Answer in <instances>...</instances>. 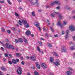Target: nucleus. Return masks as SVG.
Here are the masks:
<instances>
[{"label": "nucleus", "instance_id": "1", "mask_svg": "<svg viewBox=\"0 0 75 75\" xmlns=\"http://www.w3.org/2000/svg\"><path fill=\"white\" fill-rule=\"evenodd\" d=\"M3 45L5 48H8V49H10L11 48L13 50H14V48L13 45H10L8 43H6L5 44H3Z\"/></svg>", "mask_w": 75, "mask_h": 75}, {"label": "nucleus", "instance_id": "2", "mask_svg": "<svg viewBox=\"0 0 75 75\" xmlns=\"http://www.w3.org/2000/svg\"><path fill=\"white\" fill-rule=\"evenodd\" d=\"M22 22L24 25V27L26 28H28L30 27L29 24L27 23V21H23Z\"/></svg>", "mask_w": 75, "mask_h": 75}, {"label": "nucleus", "instance_id": "3", "mask_svg": "<svg viewBox=\"0 0 75 75\" xmlns=\"http://www.w3.org/2000/svg\"><path fill=\"white\" fill-rule=\"evenodd\" d=\"M68 69L69 71H68L67 72L66 74H67V75H69L72 74V71L73 69L72 68L70 67H69L68 68Z\"/></svg>", "mask_w": 75, "mask_h": 75}, {"label": "nucleus", "instance_id": "4", "mask_svg": "<svg viewBox=\"0 0 75 75\" xmlns=\"http://www.w3.org/2000/svg\"><path fill=\"white\" fill-rule=\"evenodd\" d=\"M69 28L70 30L72 32L74 31L75 30V27L73 25H71L69 27Z\"/></svg>", "mask_w": 75, "mask_h": 75}, {"label": "nucleus", "instance_id": "5", "mask_svg": "<svg viewBox=\"0 0 75 75\" xmlns=\"http://www.w3.org/2000/svg\"><path fill=\"white\" fill-rule=\"evenodd\" d=\"M41 67L43 69H45L47 68V66L45 63H42L41 64Z\"/></svg>", "mask_w": 75, "mask_h": 75}, {"label": "nucleus", "instance_id": "6", "mask_svg": "<svg viewBox=\"0 0 75 75\" xmlns=\"http://www.w3.org/2000/svg\"><path fill=\"white\" fill-rule=\"evenodd\" d=\"M31 59L33 61H35L36 60V57L34 56H32L30 57Z\"/></svg>", "mask_w": 75, "mask_h": 75}, {"label": "nucleus", "instance_id": "7", "mask_svg": "<svg viewBox=\"0 0 75 75\" xmlns=\"http://www.w3.org/2000/svg\"><path fill=\"white\" fill-rule=\"evenodd\" d=\"M58 4V1H55L54 2H52L51 3V6H53L55 4Z\"/></svg>", "mask_w": 75, "mask_h": 75}, {"label": "nucleus", "instance_id": "8", "mask_svg": "<svg viewBox=\"0 0 75 75\" xmlns=\"http://www.w3.org/2000/svg\"><path fill=\"white\" fill-rule=\"evenodd\" d=\"M69 30H66L67 34L65 36V38L66 39H67V38H68V33H69Z\"/></svg>", "mask_w": 75, "mask_h": 75}, {"label": "nucleus", "instance_id": "9", "mask_svg": "<svg viewBox=\"0 0 75 75\" xmlns=\"http://www.w3.org/2000/svg\"><path fill=\"white\" fill-rule=\"evenodd\" d=\"M36 65V67L38 68V69H40L41 68V67L39 64H38V62H37L35 63Z\"/></svg>", "mask_w": 75, "mask_h": 75}, {"label": "nucleus", "instance_id": "10", "mask_svg": "<svg viewBox=\"0 0 75 75\" xmlns=\"http://www.w3.org/2000/svg\"><path fill=\"white\" fill-rule=\"evenodd\" d=\"M17 72L19 75H20L22 74L21 70H20L19 69H18L17 70Z\"/></svg>", "mask_w": 75, "mask_h": 75}, {"label": "nucleus", "instance_id": "11", "mask_svg": "<svg viewBox=\"0 0 75 75\" xmlns=\"http://www.w3.org/2000/svg\"><path fill=\"white\" fill-rule=\"evenodd\" d=\"M57 25L58 26H60L61 28H62V25H61V22L60 21H59V22H58Z\"/></svg>", "mask_w": 75, "mask_h": 75}, {"label": "nucleus", "instance_id": "12", "mask_svg": "<svg viewBox=\"0 0 75 75\" xmlns=\"http://www.w3.org/2000/svg\"><path fill=\"white\" fill-rule=\"evenodd\" d=\"M54 64L56 65V66H58L60 65V63L58 62H54Z\"/></svg>", "mask_w": 75, "mask_h": 75}, {"label": "nucleus", "instance_id": "13", "mask_svg": "<svg viewBox=\"0 0 75 75\" xmlns=\"http://www.w3.org/2000/svg\"><path fill=\"white\" fill-rule=\"evenodd\" d=\"M25 34L27 35H30V30H28L26 32Z\"/></svg>", "mask_w": 75, "mask_h": 75}, {"label": "nucleus", "instance_id": "14", "mask_svg": "<svg viewBox=\"0 0 75 75\" xmlns=\"http://www.w3.org/2000/svg\"><path fill=\"white\" fill-rule=\"evenodd\" d=\"M50 61L51 62H54V57H50Z\"/></svg>", "mask_w": 75, "mask_h": 75}, {"label": "nucleus", "instance_id": "15", "mask_svg": "<svg viewBox=\"0 0 75 75\" xmlns=\"http://www.w3.org/2000/svg\"><path fill=\"white\" fill-rule=\"evenodd\" d=\"M58 17L59 19H62V18H63V16H62V15L60 14L58 15Z\"/></svg>", "mask_w": 75, "mask_h": 75}, {"label": "nucleus", "instance_id": "16", "mask_svg": "<svg viewBox=\"0 0 75 75\" xmlns=\"http://www.w3.org/2000/svg\"><path fill=\"white\" fill-rule=\"evenodd\" d=\"M1 69L2 70H3V71H6V68L4 67H1Z\"/></svg>", "mask_w": 75, "mask_h": 75}, {"label": "nucleus", "instance_id": "17", "mask_svg": "<svg viewBox=\"0 0 75 75\" xmlns=\"http://www.w3.org/2000/svg\"><path fill=\"white\" fill-rule=\"evenodd\" d=\"M12 62L13 64H17V62H16V61L14 59H13L12 60Z\"/></svg>", "mask_w": 75, "mask_h": 75}, {"label": "nucleus", "instance_id": "18", "mask_svg": "<svg viewBox=\"0 0 75 75\" xmlns=\"http://www.w3.org/2000/svg\"><path fill=\"white\" fill-rule=\"evenodd\" d=\"M65 8H67V9L68 10H71L70 8H69L68 6H65Z\"/></svg>", "mask_w": 75, "mask_h": 75}, {"label": "nucleus", "instance_id": "19", "mask_svg": "<svg viewBox=\"0 0 75 75\" xmlns=\"http://www.w3.org/2000/svg\"><path fill=\"white\" fill-rule=\"evenodd\" d=\"M47 45L49 47H52V45L50 43H47Z\"/></svg>", "mask_w": 75, "mask_h": 75}, {"label": "nucleus", "instance_id": "20", "mask_svg": "<svg viewBox=\"0 0 75 75\" xmlns=\"http://www.w3.org/2000/svg\"><path fill=\"white\" fill-rule=\"evenodd\" d=\"M32 15L33 16H35V12L34 11L32 12Z\"/></svg>", "mask_w": 75, "mask_h": 75}, {"label": "nucleus", "instance_id": "21", "mask_svg": "<svg viewBox=\"0 0 75 75\" xmlns=\"http://www.w3.org/2000/svg\"><path fill=\"white\" fill-rule=\"evenodd\" d=\"M9 57V58H11L13 56H12V54H8Z\"/></svg>", "mask_w": 75, "mask_h": 75}, {"label": "nucleus", "instance_id": "22", "mask_svg": "<svg viewBox=\"0 0 75 75\" xmlns=\"http://www.w3.org/2000/svg\"><path fill=\"white\" fill-rule=\"evenodd\" d=\"M19 41L20 42H23V40L21 38H20L19 39Z\"/></svg>", "mask_w": 75, "mask_h": 75}, {"label": "nucleus", "instance_id": "23", "mask_svg": "<svg viewBox=\"0 0 75 75\" xmlns=\"http://www.w3.org/2000/svg\"><path fill=\"white\" fill-rule=\"evenodd\" d=\"M37 49L39 52H41V50H40V48H39V47H38V46L37 47Z\"/></svg>", "mask_w": 75, "mask_h": 75}, {"label": "nucleus", "instance_id": "24", "mask_svg": "<svg viewBox=\"0 0 75 75\" xmlns=\"http://www.w3.org/2000/svg\"><path fill=\"white\" fill-rule=\"evenodd\" d=\"M70 48L71 50H74L75 49V48H74V46H72Z\"/></svg>", "mask_w": 75, "mask_h": 75}, {"label": "nucleus", "instance_id": "25", "mask_svg": "<svg viewBox=\"0 0 75 75\" xmlns=\"http://www.w3.org/2000/svg\"><path fill=\"white\" fill-rule=\"evenodd\" d=\"M7 1L8 3V4H10V5L11 4V3L10 1V0H7Z\"/></svg>", "mask_w": 75, "mask_h": 75}, {"label": "nucleus", "instance_id": "26", "mask_svg": "<svg viewBox=\"0 0 75 75\" xmlns=\"http://www.w3.org/2000/svg\"><path fill=\"white\" fill-rule=\"evenodd\" d=\"M62 50L63 51V52H66L65 51V48H62Z\"/></svg>", "mask_w": 75, "mask_h": 75}, {"label": "nucleus", "instance_id": "27", "mask_svg": "<svg viewBox=\"0 0 75 75\" xmlns=\"http://www.w3.org/2000/svg\"><path fill=\"white\" fill-rule=\"evenodd\" d=\"M34 74L35 75H38V73L37 71L35 72H34Z\"/></svg>", "mask_w": 75, "mask_h": 75}, {"label": "nucleus", "instance_id": "28", "mask_svg": "<svg viewBox=\"0 0 75 75\" xmlns=\"http://www.w3.org/2000/svg\"><path fill=\"white\" fill-rule=\"evenodd\" d=\"M50 28L51 30H52V31L53 33H54V29L52 27H50Z\"/></svg>", "mask_w": 75, "mask_h": 75}, {"label": "nucleus", "instance_id": "29", "mask_svg": "<svg viewBox=\"0 0 75 75\" xmlns=\"http://www.w3.org/2000/svg\"><path fill=\"white\" fill-rule=\"evenodd\" d=\"M8 63H9V64L10 65H11V64H12V62L10 61H8Z\"/></svg>", "mask_w": 75, "mask_h": 75}, {"label": "nucleus", "instance_id": "30", "mask_svg": "<svg viewBox=\"0 0 75 75\" xmlns=\"http://www.w3.org/2000/svg\"><path fill=\"white\" fill-rule=\"evenodd\" d=\"M15 42L17 43L18 42V40L17 39H15Z\"/></svg>", "mask_w": 75, "mask_h": 75}, {"label": "nucleus", "instance_id": "31", "mask_svg": "<svg viewBox=\"0 0 75 75\" xmlns=\"http://www.w3.org/2000/svg\"><path fill=\"white\" fill-rule=\"evenodd\" d=\"M15 16H17V17H18V16H19L18 15V14L16 12H15Z\"/></svg>", "mask_w": 75, "mask_h": 75}, {"label": "nucleus", "instance_id": "32", "mask_svg": "<svg viewBox=\"0 0 75 75\" xmlns=\"http://www.w3.org/2000/svg\"><path fill=\"white\" fill-rule=\"evenodd\" d=\"M27 40L26 39H25L24 40V42H25L26 44H27Z\"/></svg>", "mask_w": 75, "mask_h": 75}, {"label": "nucleus", "instance_id": "33", "mask_svg": "<svg viewBox=\"0 0 75 75\" xmlns=\"http://www.w3.org/2000/svg\"><path fill=\"white\" fill-rule=\"evenodd\" d=\"M35 3L37 5V6H38V4H39L38 3V1H36V2H35Z\"/></svg>", "mask_w": 75, "mask_h": 75}, {"label": "nucleus", "instance_id": "34", "mask_svg": "<svg viewBox=\"0 0 75 75\" xmlns=\"http://www.w3.org/2000/svg\"><path fill=\"white\" fill-rule=\"evenodd\" d=\"M40 24V23H37L36 25L35 26H36V27H38V25H39Z\"/></svg>", "mask_w": 75, "mask_h": 75}, {"label": "nucleus", "instance_id": "35", "mask_svg": "<svg viewBox=\"0 0 75 75\" xmlns=\"http://www.w3.org/2000/svg\"><path fill=\"white\" fill-rule=\"evenodd\" d=\"M54 54L56 56V57H58V54L55 52H54Z\"/></svg>", "mask_w": 75, "mask_h": 75}, {"label": "nucleus", "instance_id": "36", "mask_svg": "<svg viewBox=\"0 0 75 75\" xmlns=\"http://www.w3.org/2000/svg\"><path fill=\"white\" fill-rule=\"evenodd\" d=\"M5 56L6 57H8V54H7L6 53L5 54Z\"/></svg>", "mask_w": 75, "mask_h": 75}, {"label": "nucleus", "instance_id": "37", "mask_svg": "<svg viewBox=\"0 0 75 75\" xmlns=\"http://www.w3.org/2000/svg\"><path fill=\"white\" fill-rule=\"evenodd\" d=\"M16 61V62H19V59H17L15 60Z\"/></svg>", "mask_w": 75, "mask_h": 75}, {"label": "nucleus", "instance_id": "38", "mask_svg": "<svg viewBox=\"0 0 75 75\" xmlns=\"http://www.w3.org/2000/svg\"><path fill=\"white\" fill-rule=\"evenodd\" d=\"M5 1H0V3H4Z\"/></svg>", "mask_w": 75, "mask_h": 75}, {"label": "nucleus", "instance_id": "39", "mask_svg": "<svg viewBox=\"0 0 75 75\" xmlns=\"http://www.w3.org/2000/svg\"><path fill=\"white\" fill-rule=\"evenodd\" d=\"M39 44L40 46H42V42H40L39 43Z\"/></svg>", "mask_w": 75, "mask_h": 75}, {"label": "nucleus", "instance_id": "40", "mask_svg": "<svg viewBox=\"0 0 75 75\" xmlns=\"http://www.w3.org/2000/svg\"><path fill=\"white\" fill-rule=\"evenodd\" d=\"M16 56H17L18 57L20 55V54H19V53H16Z\"/></svg>", "mask_w": 75, "mask_h": 75}, {"label": "nucleus", "instance_id": "41", "mask_svg": "<svg viewBox=\"0 0 75 75\" xmlns=\"http://www.w3.org/2000/svg\"><path fill=\"white\" fill-rule=\"evenodd\" d=\"M54 37H58V35L57 34H56L55 35H54Z\"/></svg>", "mask_w": 75, "mask_h": 75}, {"label": "nucleus", "instance_id": "42", "mask_svg": "<svg viewBox=\"0 0 75 75\" xmlns=\"http://www.w3.org/2000/svg\"><path fill=\"white\" fill-rule=\"evenodd\" d=\"M8 33L10 34L11 33L10 31L9 30H8L7 31Z\"/></svg>", "mask_w": 75, "mask_h": 75}, {"label": "nucleus", "instance_id": "43", "mask_svg": "<svg viewBox=\"0 0 75 75\" xmlns=\"http://www.w3.org/2000/svg\"><path fill=\"white\" fill-rule=\"evenodd\" d=\"M56 8L57 9V10H59V9H60V7H59L58 6L57 7V8Z\"/></svg>", "mask_w": 75, "mask_h": 75}, {"label": "nucleus", "instance_id": "44", "mask_svg": "<svg viewBox=\"0 0 75 75\" xmlns=\"http://www.w3.org/2000/svg\"><path fill=\"white\" fill-rule=\"evenodd\" d=\"M21 64H22V65H24V62L22 61L21 62Z\"/></svg>", "mask_w": 75, "mask_h": 75}, {"label": "nucleus", "instance_id": "45", "mask_svg": "<svg viewBox=\"0 0 75 75\" xmlns=\"http://www.w3.org/2000/svg\"><path fill=\"white\" fill-rule=\"evenodd\" d=\"M67 22H64V25H67Z\"/></svg>", "mask_w": 75, "mask_h": 75}, {"label": "nucleus", "instance_id": "46", "mask_svg": "<svg viewBox=\"0 0 75 75\" xmlns=\"http://www.w3.org/2000/svg\"><path fill=\"white\" fill-rule=\"evenodd\" d=\"M72 38L73 40H75V36H73Z\"/></svg>", "mask_w": 75, "mask_h": 75}, {"label": "nucleus", "instance_id": "47", "mask_svg": "<svg viewBox=\"0 0 75 75\" xmlns=\"http://www.w3.org/2000/svg\"><path fill=\"white\" fill-rule=\"evenodd\" d=\"M3 61L4 62H6V59H5V58H4L3 59Z\"/></svg>", "mask_w": 75, "mask_h": 75}, {"label": "nucleus", "instance_id": "48", "mask_svg": "<svg viewBox=\"0 0 75 75\" xmlns=\"http://www.w3.org/2000/svg\"><path fill=\"white\" fill-rule=\"evenodd\" d=\"M40 39L41 40H42L43 41H44V40H45V39H44L42 38H41Z\"/></svg>", "mask_w": 75, "mask_h": 75}, {"label": "nucleus", "instance_id": "49", "mask_svg": "<svg viewBox=\"0 0 75 75\" xmlns=\"http://www.w3.org/2000/svg\"><path fill=\"white\" fill-rule=\"evenodd\" d=\"M51 16H52V17H54L55 15H54V14L52 13L51 14Z\"/></svg>", "mask_w": 75, "mask_h": 75}, {"label": "nucleus", "instance_id": "50", "mask_svg": "<svg viewBox=\"0 0 75 75\" xmlns=\"http://www.w3.org/2000/svg\"><path fill=\"white\" fill-rule=\"evenodd\" d=\"M1 49H2V50L3 51H4V48H3V47H1Z\"/></svg>", "mask_w": 75, "mask_h": 75}, {"label": "nucleus", "instance_id": "51", "mask_svg": "<svg viewBox=\"0 0 75 75\" xmlns=\"http://www.w3.org/2000/svg\"><path fill=\"white\" fill-rule=\"evenodd\" d=\"M62 35H63L64 34V31H62Z\"/></svg>", "mask_w": 75, "mask_h": 75}, {"label": "nucleus", "instance_id": "52", "mask_svg": "<svg viewBox=\"0 0 75 75\" xmlns=\"http://www.w3.org/2000/svg\"><path fill=\"white\" fill-rule=\"evenodd\" d=\"M55 13L56 14H59V12H55Z\"/></svg>", "mask_w": 75, "mask_h": 75}, {"label": "nucleus", "instance_id": "53", "mask_svg": "<svg viewBox=\"0 0 75 75\" xmlns=\"http://www.w3.org/2000/svg\"><path fill=\"white\" fill-rule=\"evenodd\" d=\"M43 30L44 31H45V30H46V31H47V29H46L45 28H44Z\"/></svg>", "mask_w": 75, "mask_h": 75}, {"label": "nucleus", "instance_id": "54", "mask_svg": "<svg viewBox=\"0 0 75 75\" xmlns=\"http://www.w3.org/2000/svg\"><path fill=\"white\" fill-rule=\"evenodd\" d=\"M2 31H4V29H3V28H2Z\"/></svg>", "mask_w": 75, "mask_h": 75}, {"label": "nucleus", "instance_id": "55", "mask_svg": "<svg viewBox=\"0 0 75 75\" xmlns=\"http://www.w3.org/2000/svg\"><path fill=\"white\" fill-rule=\"evenodd\" d=\"M19 23H22V22L20 20L19 21Z\"/></svg>", "mask_w": 75, "mask_h": 75}, {"label": "nucleus", "instance_id": "56", "mask_svg": "<svg viewBox=\"0 0 75 75\" xmlns=\"http://www.w3.org/2000/svg\"><path fill=\"white\" fill-rule=\"evenodd\" d=\"M18 69H20V70H21V68L20 67H18Z\"/></svg>", "mask_w": 75, "mask_h": 75}, {"label": "nucleus", "instance_id": "57", "mask_svg": "<svg viewBox=\"0 0 75 75\" xmlns=\"http://www.w3.org/2000/svg\"><path fill=\"white\" fill-rule=\"evenodd\" d=\"M2 75V72H1V71H0V75Z\"/></svg>", "mask_w": 75, "mask_h": 75}, {"label": "nucleus", "instance_id": "58", "mask_svg": "<svg viewBox=\"0 0 75 75\" xmlns=\"http://www.w3.org/2000/svg\"><path fill=\"white\" fill-rule=\"evenodd\" d=\"M69 44H72V42H69Z\"/></svg>", "mask_w": 75, "mask_h": 75}, {"label": "nucleus", "instance_id": "59", "mask_svg": "<svg viewBox=\"0 0 75 75\" xmlns=\"http://www.w3.org/2000/svg\"><path fill=\"white\" fill-rule=\"evenodd\" d=\"M32 68L33 69H35V67H32Z\"/></svg>", "mask_w": 75, "mask_h": 75}, {"label": "nucleus", "instance_id": "60", "mask_svg": "<svg viewBox=\"0 0 75 75\" xmlns=\"http://www.w3.org/2000/svg\"><path fill=\"white\" fill-rule=\"evenodd\" d=\"M39 29L40 30V31H41V28L40 27H38Z\"/></svg>", "mask_w": 75, "mask_h": 75}, {"label": "nucleus", "instance_id": "61", "mask_svg": "<svg viewBox=\"0 0 75 75\" xmlns=\"http://www.w3.org/2000/svg\"><path fill=\"white\" fill-rule=\"evenodd\" d=\"M6 42H8V39H6Z\"/></svg>", "mask_w": 75, "mask_h": 75}, {"label": "nucleus", "instance_id": "62", "mask_svg": "<svg viewBox=\"0 0 75 75\" xmlns=\"http://www.w3.org/2000/svg\"><path fill=\"white\" fill-rule=\"evenodd\" d=\"M18 1L19 3H20V2H21V0H19Z\"/></svg>", "mask_w": 75, "mask_h": 75}, {"label": "nucleus", "instance_id": "63", "mask_svg": "<svg viewBox=\"0 0 75 75\" xmlns=\"http://www.w3.org/2000/svg\"><path fill=\"white\" fill-rule=\"evenodd\" d=\"M31 35L32 37H34V35H33V34Z\"/></svg>", "mask_w": 75, "mask_h": 75}, {"label": "nucleus", "instance_id": "64", "mask_svg": "<svg viewBox=\"0 0 75 75\" xmlns=\"http://www.w3.org/2000/svg\"><path fill=\"white\" fill-rule=\"evenodd\" d=\"M28 75H31V74H30L29 73H28Z\"/></svg>", "mask_w": 75, "mask_h": 75}]
</instances>
